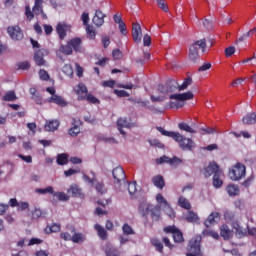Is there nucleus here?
<instances>
[{
	"label": "nucleus",
	"mask_w": 256,
	"mask_h": 256,
	"mask_svg": "<svg viewBox=\"0 0 256 256\" xmlns=\"http://www.w3.org/2000/svg\"><path fill=\"white\" fill-rule=\"evenodd\" d=\"M90 173L93 176V178H90L86 174L83 175V179L85 183H88L89 185H95V190L97 191V193H100V195L107 193V188H105V183L97 182V178H95L94 171H91Z\"/></svg>",
	"instance_id": "8"
},
{
	"label": "nucleus",
	"mask_w": 256,
	"mask_h": 256,
	"mask_svg": "<svg viewBox=\"0 0 256 256\" xmlns=\"http://www.w3.org/2000/svg\"><path fill=\"white\" fill-rule=\"evenodd\" d=\"M71 233L72 235V242L73 243H83L87 237L85 236V234L81 233V232H77L75 230V228L71 229Z\"/></svg>",
	"instance_id": "23"
},
{
	"label": "nucleus",
	"mask_w": 256,
	"mask_h": 256,
	"mask_svg": "<svg viewBox=\"0 0 256 256\" xmlns=\"http://www.w3.org/2000/svg\"><path fill=\"white\" fill-rule=\"evenodd\" d=\"M166 87L168 89V93H175V91L179 89V84L175 80H168L166 81Z\"/></svg>",
	"instance_id": "33"
},
{
	"label": "nucleus",
	"mask_w": 256,
	"mask_h": 256,
	"mask_svg": "<svg viewBox=\"0 0 256 256\" xmlns=\"http://www.w3.org/2000/svg\"><path fill=\"white\" fill-rule=\"evenodd\" d=\"M152 245L159 251V253H163V242L157 238H153L151 240Z\"/></svg>",
	"instance_id": "42"
},
{
	"label": "nucleus",
	"mask_w": 256,
	"mask_h": 256,
	"mask_svg": "<svg viewBox=\"0 0 256 256\" xmlns=\"http://www.w3.org/2000/svg\"><path fill=\"white\" fill-rule=\"evenodd\" d=\"M36 193H41L43 195H45L46 193H50L51 195H53V188L52 186H48L46 188H38L36 189Z\"/></svg>",
	"instance_id": "51"
},
{
	"label": "nucleus",
	"mask_w": 256,
	"mask_h": 256,
	"mask_svg": "<svg viewBox=\"0 0 256 256\" xmlns=\"http://www.w3.org/2000/svg\"><path fill=\"white\" fill-rule=\"evenodd\" d=\"M221 175H223V173H218L213 176L212 185L215 187V189H221V187H223V180L221 179Z\"/></svg>",
	"instance_id": "29"
},
{
	"label": "nucleus",
	"mask_w": 256,
	"mask_h": 256,
	"mask_svg": "<svg viewBox=\"0 0 256 256\" xmlns=\"http://www.w3.org/2000/svg\"><path fill=\"white\" fill-rule=\"evenodd\" d=\"M47 53V50L40 49L34 53V61L38 67H42V65H45V54Z\"/></svg>",
	"instance_id": "17"
},
{
	"label": "nucleus",
	"mask_w": 256,
	"mask_h": 256,
	"mask_svg": "<svg viewBox=\"0 0 256 256\" xmlns=\"http://www.w3.org/2000/svg\"><path fill=\"white\" fill-rule=\"evenodd\" d=\"M67 31H71V25L63 22V23H58L56 25V32L58 34L59 39H61V41H63V39H65V37H67Z\"/></svg>",
	"instance_id": "13"
},
{
	"label": "nucleus",
	"mask_w": 256,
	"mask_h": 256,
	"mask_svg": "<svg viewBox=\"0 0 256 256\" xmlns=\"http://www.w3.org/2000/svg\"><path fill=\"white\" fill-rule=\"evenodd\" d=\"M105 17L107 16L103 13V11L96 10L92 22L94 25H96V27H101L103 23H105Z\"/></svg>",
	"instance_id": "19"
},
{
	"label": "nucleus",
	"mask_w": 256,
	"mask_h": 256,
	"mask_svg": "<svg viewBox=\"0 0 256 256\" xmlns=\"http://www.w3.org/2000/svg\"><path fill=\"white\" fill-rule=\"evenodd\" d=\"M114 183L117 187H121V183H125V179H127V176L125 175V170H123V167L118 166L112 171Z\"/></svg>",
	"instance_id": "9"
},
{
	"label": "nucleus",
	"mask_w": 256,
	"mask_h": 256,
	"mask_svg": "<svg viewBox=\"0 0 256 256\" xmlns=\"http://www.w3.org/2000/svg\"><path fill=\"white\" fill-rule=\"evenodd\" d=\"M7 32L14 41H21L23 39V31L19 26H9Z\"/></svg>",
	"instance_id": "11"
},
{
	"label": "nucleus",
	"mask_w": 256,
	"mask_h": 256,
	"mask_svg": "<svg viewBox=\"0 0 256 256\" xmlns=\"http://www.w3.org/2000/svg\"><path fill=\"white\" fill-rule=\"evenodd\" d=\"M54 197H58V201H69V196L65 192H55Z\"/></svg>",
	"instance_id": "49"
},
{
	"label": "nucleus",
	"mask_w": 256,
	"mask_h": 256,
	"mask_svg": "<svg viewBox=\"0 0 256 256\" xmlns=\"http://www.w3.org/2000/svg\"><path fill=\"white\" fill-rule=\"evenodd\" d=\"M143 44L144 47H149L151 46V36L149 34H145L143 37Z\"/></svg>",
	"instance_id": "62"
},
{
	"label": "nucleus",
	"mask_w": 256,
	"mask_h": 256,
	"mask_svg": "<svg viewBox=\"0 0 256 256\" xmlns=\"http://www.w3.org/2000/svg\"><path fill=\"white\" fill-rule=\"evenodd\" d=\"M191 83H193V79L191 77L185 78L182 85L178 86V90L185 91V89H187V87H189V85H191Z\"/></svg>",
	"instance_id": "41"
},
{
	"label": "nucleus",
	"mask_w": 256,
	"mask_h": 256,
	"mask_svg": "<svg viewBox=\"0 0 256 256\" xmlns=\"http://www.w3.org/2000/svg\"><path fill=\"white\" fill-rule=\"evenodd\" d=\"M255 116L253 115V113L251 114H247L246 116L243 117L242 121L244 123V125H253L255 124Z\"/></svg>",
	"instance_id": "40"
},
{
	"label": "nucleus",
	"mask_w": 256,
	"mask_h": 256,
	"mask_svg": "<svg viewBox=\"0 0 256 256\" xmlns=\"http://www.w3.org/2000/svg\"><path fill=\"white\" fill-rule=\"evenodd\" d=\"M81 133V121L77 119L72 120V127L68 130L70 137H77Z\"/></svg>",
	"instance_id": "16"
},
{
	"label": "nucleus",
	"mask_w": 256,
	"mask_h": 256,
	"mask_svg": "<svg viewBox=\"0 0 256 256\" xmlns=\"http://www.w3.org/2000/svg\"><path fill=\"white\" fill-rule=\"evenodd\" d=\"M201 236L193 237L187 247L186 256H203V252H201Z\"/></svg>",
	"instance_id": "5"
},
{
	"label": "nucleus",
	"mask_w": 256,
	"mask_h": 256,
	"mask_svg": "<svg viewBox=\"0 0 256 256\" xmlns=\"http://www.w3.org/2000/svg\"><path fill=\"white\" fill-rule=\"evenodd\" d=\"M247 173V168L242 163H236L228 172L231 181H241Z\"/></svg>",
	"instance_id": "6"
},
{
	"label": "nucleus",
	"mask_w": 256,
	"mask_h": 256,
	"mask_svg": "<svg viewBox=\"0 0 256 256\" xmlns=\"http://www.w3.org/2000/svg\"><path fill=\"white\" fill-rule=\"evenodd\" d=\"M156 201L158 203L157 206L160 207V212H161V207H163V211L170 217V219H174L175 217V210L171 207V204L167 202L165 197H163V194L159 193L156 195Z\"/></svg>",
	"instance_id": "7"
},
{
	"label": "nucleus",
	"mask_w": 256,
	"mask_h": 256,
	"mask_svg": "<svg viewBox=\"0 0 256 256\" xmlns=\"http://www.w3.org/2000/svg\"><path fill=\"white\" fill-rule=\"evenodd\" d=\"M61 231V225L60 224H52L51 226H46L44 229V232L47 235H50V233H59Z\"/></svg>",
	"instance_id": "34"
},
{
	"label": "nucleus",
	"mask_w": 256,
	"mask_h": 256,
	"mask_svg": "<svg viewBox=\"0 0 256 256\" xmlns=\"http://www.w3.org/2000/svg\"><path fill=\"white\" fill-rule=\"evenodd\" d=\"M178 128L180 131H185L186 133H196L195 129H193L189 124L185 122H181L178 124Z\"/></svg>",
	"instance_id": "37"
},
{
	"label": "nucleus",
	"mask_w": 256,
	"mask_h": 256,
	"mask_svg": "<svg viewBox=\"0 0 256 256\" xmlns=\"http://www.w3.org/2000/svg\"><path fill=\"white\" fill-rule=\"evenodd\" d=\"M112 57L114 59L119 60V59H121L123 57V53L121 52V50L115 49V50L112 51Z\"/></svg>",
	"instance_id": "59"
},
{
	"label": "nucleus",
	"mask_w": 256,
	"mask_h": 256,
	"mask_svg": "<svg viewBox=\"0 0 256 256\" xmlns=\"http://www.w3.org/2000/svg\"><path fill=\"white\" fill-rule=\"evenodd\" d=\"M156 163L158 165H163V163H168L169 165H177V163H181V159L177 158V157H167V156H162L158 159H156Z\"/></svg>",
	"instance_id": "21"
},
{
	"label": "nucleus",
	"mask_w": 256,
	"mask_h": 256,
	"mask_svg": "<svg viewBox=\"0 0 256 256\" xmlns=\"http://www.w3.org/2000/svg\"><path fill=\"white\" fill-rule=\"evenodd\" d=\"M106 256H119V250L115 247H108L106 249Z\"/></svg>",
	"instance_id": "48"
},
{
	"label": "nucleus",
	"mask_w": 256,
	"mask_h": 256,
	"mask_svg": "<svg viewBox=\"0 0 256 256\" xmlns=\"http://www.w3.org/2000/svg\"><path fill=\"white\" fill-rule=\"evenodd\" d=\"M60 52L63 53L64 55H73V49L69 45V42H67L66 45L60 46Z\"/></svg>",
	"instance_id": "39"
},
{
	"label": "nucleus",
	"mask_w": 256,
	"mask_h": 256,
	"mask_svg": "<svg viewBox=\"0 0 256 256\" xmlns=\"http://www.w3.org/2000/svg\"><path fill=\"white\" fill-rule=\"evenodd\" d=\"M118 29L120 33H122L124 36L127 35V25H125V22H121L120 24H118Z\"/></svg>",
	"instance_id": "58"
},
{
	"label": "nucleus",
	"mask_w": 256,
	"mask_h": 256,
	"mask_svg": "<svg viewBox=\"0 0 256 256\" xmlns=\"http://www.w3.org/2000/svg\"><path fill=\"white\" fill-rule=\"evenodd\" d=\"M79 171H80L79 169L70 168V169L64 171V175H65V177H71V175H75V174L79 173Z\"/></svg>",
	"instance_id": "60"
},
{
	"label": "nucleus",
	"mask_w": 256,
	"mask_h": 256,
	"mask_svg": "<svg viewBox=\"0 0 256 256\" xmlns=\"http://www.w3.org/2000/svg\"><path fill=\"white\" fill-rule=\"evenodd\" d=\"M215 219H219V212H212L208 218L205 220L204 225L207 229L215 225Z\"/></svg>",
	"instance_id": "25"
},
{
	"label": "nucleus",
	"mask_w": 256,
	"mask_h": 256,
	"mask_svg": "<svg viewBox=\"0 0 256 256\" xmlns=\"http://www.w3.org/2000/svg\"><path fill=\"white\" fill-rule=\"evenodd\" d=\"M138 213L141 217L151 216L152 221H159L161 219V206H153L148 202H141L138 206Z\"/></svg>",
	"instance_id": "2"
},
{
	"label": "nucleus",
	"mask_w": 256,
	"mask_h": 256,
	"mask_svg": "<svg viewBox=\"0 0 256 256\" xmlns=\"http://www.w3.org/2000/svg\"><path fill=\"white\" fill-rule=\"evenodd\" d=\"M158 131H160V133H162L165 137H171L174 139L182 151H193V149H195V142L191 138L181 135L179 132L167 131L161 127H158Z\"/></svg>",
	"instance_id": "1"
},
{
	"label": "nucleus",
	"mask_w": 256,
	"mask_h": 256,
	"mask_svg": "<svg viewBox=\"0 0 256 256\" xmlns=\"http://www.w3.org/2000/svg\"><path fill=\"white\" fill-rule=\"evenodd\" d=\"M122 231L124 235H135V230L128 223H125L122 226Z\"/></svg>",
	"instance_id": "43"
},
{
	"label": "nucleus",
	"mask_w": 256,
	"mask_h": 256,
	"mask_svg": "<svg viewBox=\"0 0 256 256\" xmlns=\"http://www.w3.org/2000/svg\"><path fill=\"white\" fill-rule=\"evenodd\" d=\"M86 33L88 37H90V39H95L96 32H95V29H93V26L87 25Z\"/></svg>",
	"instance_id": "52"
},
{
	"label": "nucleus",
	"mask_w": 256,
	"mask_h": 256,
	"mask_svg": "<svg viewBox=\"0 0 256 256\" xmlns=\"http://www.w3.org/2000/svg\"><path fill=\"white\" fill-rule=\"evenodd\" d=\"M30 68H31V64H29V62L27 61L18 63V69H21L22 71H27V69H30Z\"/></svg>",
	"instance_id": "55"
},
{
	"label": "nucleus",
	"mask_w": 256,
	"mask_h": 256,
	"mask_svg": "<svg viewBox=\"0 0 256 256\" xmlns=\"http://www.w3.org/2000/svg\"><path fill=\"white\" fill-rule=\"evenodd\" d=\"M219 173H223L219 165L215 162H211L205 169H204V177H211V175H217Z\"/></svg>",
	"instance_id": "12"
},
{
	"label": "nucleus",
	"mask_w": 256,
	"mask_h": 256,
	"mask_svg": "<svg viewBox=\"0 0 256 256\" xmlns=\"http://www.w3.org/2000/svg\"><path fill=\"white\" fill-rule=\"evenodd\" d=\"M234 54H235V46H229L225 49V56L226 57H231Z\"/></svg>",
	"instance_id": "57"
},
{
	"label": "nucleus",
	"mask_w": 256,
	"mask_h": 256,
	"mask_svg": "<svg viewBox=\"0 0 256 256\" xmlns=\"http://www.w3.org/2000/svg\"><path fill=\"white\" fill-rule=\"evenodd\" d=\"M32 11L35 15H41L43 13V0H35Z\"/></svg>",
	"instance_id": "32"
},
{
	"label": "nucleus",
	"mask_w": 256,
	"mask_h": 256,
	"mask_svg": "<svg viewBox=\"0 0 256 256\" xmlns=\"http://www.w3.org/2000/svg\"><path fill=\"white\" fill-rule=\"evenodd\" d=\"M69 163V156L67 154H59L57 156L58 165H67Z\"/></svg>",
	"instance_id": "38"
},
{
	"label": "nucleus",
	"mask_w": 256,
	"mask_h": 256,
	"mask_svg": "<svg viewBox=\"0 0 256 256\" xmlns=\"http://www.w3.org/2000/svg\"><path fill=\"white\" fill-rule=\"evenodd\" d=\"M48 103H55V105H59V107H67V101L63 99V97L59 95H53L47 99Z\"/></svg>",
	"instance_id": "22"
},
{
	"label": "nucleus",
	"mask_w": 256,
	"mask_h": 256,
	"mask_svg": "<svg viewBox=\"0 0 256 256\" xmlns=\"http://www.w3.org/2000/svg\"><path fill=\"white\" fill-rule=\"evenodd\" d=\"M155 1L157 3V6L159 7V9H161L165 13H167V11H169V6H167V3H165V0H155Z\"/></svg>",
	"instance_id": "45"
},
{
	"label": "nucleus",
	"mask_w": 256,
	"mask_h": 256,
	"mask_svg": "<svg viewBox=\"0 0 256 256\" xmlns=\"http://www.w3.org/2000/svg\"><path fill=\"white\" fill-rule=\"evenodd\" d=\"M60 237L64 241H72V239H73V236H71V234H69V232H62V233H60Z\"/></svg>",
	"instance_id": "63"
},
{
	"label": "nucleus",
	"mask_w": 256,
	"mask_h": 256,
	"mask_svg": "<svg viewBox=\"0 0 256 256\" xmlns=\"http://www.w3.org/2000/svg\"><path fill=\"white\" fill-rule=\"evenodd\" d=\"M226 191L230 197H237L240 193L239 186L235 184H229L226 187Z\"/></svg>",
	"instance_id": "28"
},
{
	"label": "nucleus",
	"mask_w": 256,
	"mask_h": 256,
	"mask_svg": "<svg viewBox=\"0 0 256 256\" xmlns=\"http://www.w3.org/2000/svg\"><path fill=\"white\" fill-rule=\"evenodd\" d=\"M94 229L95 231H97L98 237H100L102 241H107V230H105L103 226H101L100 224H95Z\"/></svg>",
	"instance_id": "26"
},
{
	"label": "nucleus",
	"mask_w": 256,
	"mask_h": 256,
	"mask_svg": "<svg viewBox=\"0 0 256 256\" xmlns=\"http://www.w3.org/2000/svg\"><path fill=\"white\" fill-rule=\"evenodd\" d=\"M203 235L205 236H210L214 237V239H217L219 237V234L217 232L211 231L209 229L203 230Z\"/></svg>",
	"instance_id": "54"
},
{
	"label": "nucleus",
	"mask_w": 256,
	"mask_h": 256,
	"mask_svg": "<svg viewBox=\"0 0 256 256\" xmlns=\"http://www.w3.org/2000/svg\"><path fill=\"white\" fill-rule=\"evenodd\" d=\"M143 33L141 32V25L139 23L132 24V39L134 43H141Z\"/></svg>",
	"instance_id": "14"
},
{
	"label": "nucleus",
	"mask_w": 256,
	"mask_h": 256,
	"mask_svg": "<svg viewBox=\"0 0 256 256\" xmlns=\"http://www.w3.org/2000/svg\"><path fill=\"white\" fill-rule=\"evenodd\" d=\"M89 90L87 89V86L83 83H79L77 85V89L75 90L76 95H78V101H85L86 95H88Z\"/></svg>",
	"instance_id": "18"
},
{
	"label": "nucleus",
	"mask_w": 256,
	"mask_h": 256,
	"mask_svg": "<svg viewBox=\"0 0 256 256\" xmlns=\"http://www.w3.org/2000/svg\"><path fill=\"white\" fill-rule=\"evenodd\" d=\"M2 99L3 101H15L17 100V95H15V91H8Z\"/></svg>",
	"instance_id": "44"
},
{
	"label": "nucleus",
	"mask_w": 256,
	"mask_h": 256,
	"mask_svg": "<svg viewBox=\"0 0 256 256\" xmlns=\"http://www.w3.org/2000/svg\"><path fill=\"white\" fill-rule=\"evenodd\" d=\"M74 197H79L81 195V188L77 185H72L69 189Z\"/></svg>",
	"instance_id": "47"
},
{
	"label": "nucleus",
	"mask_w": 256,
	"mask_h": 256,
	"mask_svg": "<svg viewBox=\"0 0 256 256\" xmlns=\"http://www.w3.org/2000/svg\"><path fill=\"white\" fill-rule=\"evenodd\" d=\"M220 235L221 237H223V239H225V241L231 239V237H233V232L231 231V229H229V226H227V224H223L220 227Z\"/></svg>",
	"instance_id": "24"
},
{
	"label": "nucleus",
	"mask_w": 256,
	"mask_h": 256,
	"mask_svg": "<svg viewBox=\"0 0 256 256\" xmlns=\"http://www.w3.org/2000/svg\"><path fill=\"white\" fill-rule=\"evenodd\" d=\"M158 91L160 93H163L164 95H167L168 92V88H167V82L165 84H159L158 85Z\"/></svg>",
	"instance_id": "61"
},
{
	"label": "nucleus",
	"mask_w": 256,
	"mask_h": 256,
	"mask_svg": "<svg viewBox=\"0 0 256 256\" xmlns=\"http://www.w3.org/2000/svg\"><path fill=\"white\" fill-rule=\"evenodd\" d=\"M117 127H118V131H120L121 135H125V131H123V128L130 129L131 122L127 118L120 117L117 120Z\"/></svg>",
	"instance_id": "20"
},
{
	"label": "nucleus",
	"mask_w": 256,
	"mask_h": 256,
	"mask_svg": "<svg viewBox=\"0 0 256 256\" xmlns=\"http://www.w3.org/2000/svg\"><path fill=\"white\" fill-rule=\"evenodd\" d=\"M152 183L157 189H163L165 187V179L161 175H156L152 178Z\"/></svg>",
	"instance_id": "27"
},
{
	"label": "nucleus",
	"mask_w": 256,
	"mask_h": 256,
	"mask_svg": "<svg viewBox=\"0 0 256 256\" xmlns=\"http://www.w3.org/2000/svg\"><path fill=\"white\" fill-rule=\"evenodd\" d=\"M114 93L117 97H129V92L125 90H114Z\"/></svg>",
	"instance_id": "64"
},
{
	"label": "nucleus",
	"mask_w": 256,
	"mask_h": 256,
	"mask_svg": "<svg viewBox=\"0 0 256 256\" xmlns=\"http://www.w3.org/2000/svg\"><path fill=\"white\" fill-rule=\"evenodd\" d=\"M68 43L72 51H75L76 53H81V51H83V41L81 38H72L68 41Z\"/></svg>",
	"instance_id": "15"
},
{
	"label": "nucleus",
	"mask_w": 256,
	"mask_h": 256,
	"mask_svg": "<svg viewBox=\"0 0 256 256\" xmlns=\"http://www.w3.org/2000/svg\"><path fill=\"white\" fill-rule=\"evenodd\" d=\"M63 73H65V75L71 76L73 75V67H71V65L69 64H65L62 68Z\"/></svg>",
	"instance_id": "53"
},
{
	"label": "nucleus",
	"mask_w": 256,
	"mask_h": 256,
	"mask_svg": "<svg viewBox=\"0 0 256 256\" xmlns=\"http://www.w3.org/2000/svg\"><path fill=\"white\" fill-rule=\"evenodd\" d=\"M25 15H26L28 21H33V19L35 18V14H34L33 10L31 11V7H29V6L25 7Z\"/></svg>",
	"instance_id": "50"
},
{
	"label": "nucleus",
	"mask_w": 256,
	"mask_h": 256,
	"mask_svg": "<svg viewBox=\"0 0 256 256\" xmlns=\"http://www.w3.org/2000/svg\"><path fill=\"white\" fill-rule=\"evenodd\" d=\"M128 193L130 195H135V193H137V182L128 183Z\"/></svg>",
	"instance_id": "46"
},
{
	"label": "nucleus",
	"mask_w": 256,
	"mask_h": 256,
	"mask_svg": "<svg viewBox=\"0 0 256 256\" xmlns=\"http://www.w3.org/2000/svg\"><path fill=\"white\" fill-rule=\"evenodd\" d=\"M193 97H195V95L191 91L180 94H171L169 99L172 101L169 102V107L170 109H181V107H185V101H190Z\"/></svg>",
	"instance_id": "3"
},
{
	"label": "nucleus",
	"mask_w": 256,
	"mask_h": 256,
	"mask_svg": "<svg viewBox=\"0 0 256 256\" xmlns=\"http://www.w3.org/2000/svg\"><path fill=\"white\" fill-rule=\"evenodd\" d=\"M178 205L179 207H181L182 209H186L187 211L191 209V203L187 198H185V196H180L178 198Z\"/></svg>",
	"instance_id": "31"
},
{
	"label": "nucleus",
	"mask_w": 256,
	"mask_h": 256,
	"mask_svg": "<svg viewBox=\"0 0 256 256\" xmlns=\"http://www.w3.org/2000/svg\"><path fill=\"white\" fill-rule=\"evenodd\" d=\"M39 77L41 81H49V73L46 70L41 69L39 71Z\"/></svg>",
	"instance_id": "56"
},
{
	"label": "nucleus",
	"mask_w": 256,
	"mask_h": 256,
	"mask_svg": "<svg viewBox=\"0 0 256 256\" xmlns=\"http://www.w3.org/2000/svg\"><path fill=\"white\" fill-rule=\"evenodd\" d=\"M59 129V120H51L45 124V131H57Z\"/></svg>",
	"instance_id": "30"
},
{
	"label": "nucleus",
	"mask_w": 256,
	"mask_h": 256,
	"mask_svg": "<svg viewBox=\"0 0 256 256\" xmlns=\"http://www.w3.org/2000/svg\"><path fill=\"white\" fill-rule=\"evenodd\" d=\"M199 49L202 53H205L207 49V40L201 39L198 41H195L189 49V60L192 61V63H197L199 60Z\"/></svg>",
	"instance_id": "4"
},
{
	"label": "nucleus",
	"mask_w": 256,
	"mask_h": 256,
	"mask_svg": "<svg viewBox=\"0 0 256 256\" xmlns=\"http://www.w3.org/2000/svg\"><path fill=\"white\" fill-rule=\"evenodd\" d=\"M186 221L188 223H199V216L193 211H189L186 215Z\"/></svg>",
	"instance_id": "35"
},
{
	"label": "nucleus",
	"mask_w": 256,
	"mask_h": 256,
	"mask_svg": "<svg viewBox=\"0 0 256 256\" xmlns=\"http://www.w3.org/2000/svg\"><path fill=\"white\" fill-rule=\"evenodd\" d=\"M164 233H172L173 240L175 243H183V232L179 230L176 226H167L164 228Z\"/></svg>",
	"instance_id": "10"
},
{
	"label": "nucleus",
	"mask_w": 256,
	"mask_h": 256,
	"mask_svg": "<svg viewBox=\"0 0 256 256\" xmlns=\"http://www.w3.org/2000/svg\"><path fill=\"white\" fill-rule=\"evenodd\" d=\"M84 101H87V103H90L92 105H99L101 103V100H99L91 93L86 94Z\"/></svg>",
	"instance_id": "36"
}]
</instances>
